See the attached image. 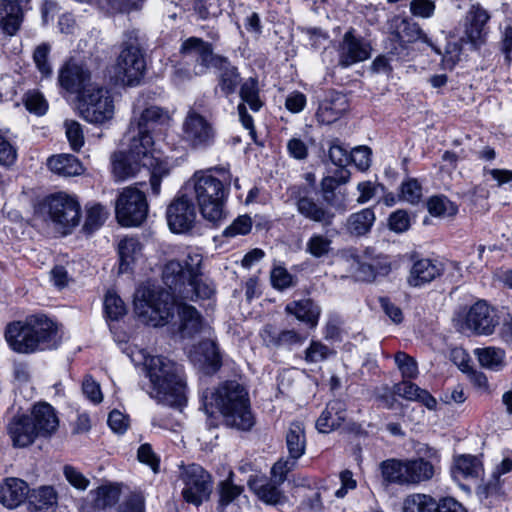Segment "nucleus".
<instances>
[{
	"label": "nucleus",
	"mask_w": 512,
	"mask_h": 512,
	"mask_svg": "<svg viewBox=\"0 0 512 512\" xmlns=\"http://www.w3.org/2000/svg\"><path fill=\"white\" fill-rule=\"evenodd\" d=\"M111 163L112 173L119 181L135 177L142 170H147L154 196L160 194L162 179L169 175L167 161L155 150L152 136L143 131H138V134L130 139L127 151L113 153Z\"/></svg>",
	"instance_id": "obj_1"
},
{
	"label": "nucleus",
	"mask_w": 512,
	"mask_h": 512,
	"mask_svg": "<svg viewBox=\"0 0 512 512\" xmlns=\"http://www.w3.org/2000/svg\"><path fill=\"white\" fill-rule=\"evenodd\" d=\"M231 174L228 168L211 167L197 170L186 183L204 219L217 223L224 218Z\"/></svg>",
	"instance_id": "obj_2"
},
{
	"label": "nucleus",
	"mask_w": 512,
	"mask_h": 512,
	"mask_svg": "<svg viewBox=\"0 0 512 512\" xmlns=\"http://www.w3.org/2000/svg\"><path fill=\"white\" fill-rule=\"evenodd\" d=\"M143 365L150 382L147 393L152 399L173 408L185 406L186 382L177 363L164 356L143 354Z\"/></svg>",
	"instance_id": "obj_3"
},
{
	"label": "nucleus",
	"mask_w": 512,
	"mask_h": 512,
	"mask_svg": "<svg viewBox=\"0 0 512 512\" xmlns=\"http://www.w3.org/2000/svg\"><path fill=\"white\" fill-rule=\"evenodd\" d=\"M4 339L16 353L34 354L58 347V327L43 314L31 315L9 322L4 329Z\"/></svg>",
	"instance_id": "obj_4"
},
{
	"label": "nucleus",
	"mask_w": 512,
	"mask_h": 512,
	"mask_svg": "<svg viewBox=\"0 0 512 512\" xmlns=\"http://www.w3.org/2000/svg\"><path fill=\"white\" fill-rule=\"evenodd\" d=\"M204 410L219 412L227 426L247 431L254 425L247 389L237 381H225L202 397Z\"/></svg>",
	"instance_id": "obj_5"
},
{
	"label": "nucleus",
	"mask_w": 512,
	"mask_h": 512,
	"mask_svg": "<svg viewBox=\"0 0 512 512\" xmlns=\"http://www.w3.org/2000/svg\"><path fill=\"white\" fill-rule=\"evenodd\" d=\"M379 469L384 482L400 486H417L428 482L436 472L433 463L422 457L387 459L380 463Z\"/></svg>",
	"instance_id": "obj_6"
},
{
	"label": "nucleus",
	"mask_w": 512,
	"mask_h": 512,
	"mask_svg": "<svg viewBox=\"0 0 512 512\" xmlns=\"http://www.w3.org/2000/svg\"><path fill=\"white\" fill-rule=\"evenodd\" d=\"M135 311L147 325L161 327L174 315V300L170 292L140 286L134 297Z\"/></svg>",
	"instance_id": "obj_7"
},
{
	"label": "nucleus",
	"mask_w": 512,
	"mask_h": 512,
	"mask_svg": "<svg viewBox=\"0 0 512 512\" xmlns=\"http://www.w3.org/2000/svg\"><path fill=\"white\" fill-rule=\"evenodd\" d=\"M39 209L41 213L48 215L64 234L70 233L80 223V203L76 196L66 192L46 196L40 203Z\"/></svg>",
	"instance_id": "obj_8"
},
{
	"label": "nucleus",
	"mask_w": 512,
	"mask_h": 512,
	"mask_svg": "<svg viewBox=\"0 0 512 512\" xmlns=\"http://www.w3.org/2000/svg\"><path fill=\"white\" fill-rule=\"evenodd\" d=\"M126 38L114 66V77L122 85L136 86L144 76L145 58L134 33H127Z\"/></svg>",
	"instance_id": "obj_9"
},
{
	"label": "nucleus",
	"mask_w": 512,
	"mask_h": 512,
	"mask_svg": "<svg viewBox=\"0 0 512 512\" xmlns=\"http://www.w3.org/2000/svg\"><path fill=\"white\" fill-rule=\"evenodd\" d=\"M77 99L80 116L89 123L104 124L114 116L113 98L102 86L95 85L85 89Z\"/></svg>",
	"instance_id": "obj_10"
},
{
	"label": "nucleus",
	"mask_w": 512,
	"mask_h": 512,
	"mask_svg": "<svg viewBox=\"0 0 512 512\" xmlns=\"http://www.w3.org/2000/svg\"><path fill=\"white\" fill-rule=\"evenodd\" d=\"M148 211L146 195L136 186L124 188L115 202L116 219L124 227L140 226L146 220Z\"/></svg>",
	"instance_id": "obj_11"
},
{
	"label": "nucleus",
	"mask_w": 512,
	"mask_h": 512,
	"mask_svg": "<svg viewBox=\"0 0 512 512\" xmlns=\"http://www.w3.org/2000/svg\"><path fill=\"white\" fill-rule=\"evenodd\" d=\"M179 480L183 485V499L187 503L199 506L209 498L212 491L211 476L200 465L182 467Z\"/></svg>",
	"instance_id": "obj_12"
},
{
	"label": "nucleus",
	"mask_w": 512,
	"mask_h": 512,
	"mask_svg": "<svg viewBox=\"0 0 512 512\" xmlns=\"http://www.w3.org/2000/svg\"><path fill=\"white\" fill-rule=\"evenodd\" d=\"M183 140L193 149H206L216 139L213 123L195 108H189L182 123Z\"/></svg>",
	"instance_id": "obj_13"
},
{
	"label": "nucleus",
	"mask_w": 512,
	"mask_h": 512,
	"mask_svg": "<svg viewBox=\"0 0 512 512\" xmlns=\"http://www.w3.org/2000/svg\"><path fill=\"white\" fill-rule=\"evenodd\" d=\"M183 58H194V75H204L210 67L217 68L226 57L214 54L212 44L198 37H189L180 47Z\"/></svg>",
	"instance_id": "obj_14"
},
{
	"label": "nucleus",
	"mask_w": 512,
	"mask_h": 512,
	"mask_svg": "<svg viewBox=\"0 0 512 512\" xmlns=\"http://www.w3.org/2000/svg\"><path fill=\"white\" fill-rule=\"evenodd\" d=\"M202 255L191 250L187 253L184 264L177 260L169 261L163 270V281L169 289H178L185 281L201 276Z\"/></svg>",
	"instance_id": "obj_15"
},
{
	"label": "nucleus",
	"mask_w": 512,
	"mask_h": 512,
	"mask_svg": "<svg viewBox=\"0 0 512 512\" xmlns=\"http://www.w3.org/2000/svg\"><path fill=\"white\" fill-rule=\"evenodd\" d=\"M291 198L294 199L297 212L305 219L329 227L333 224L335 213L328 206L317 202L314 198L302 194L300 187H293Z\"/></svg>",
	"instance_id": "obj_16"
},
{
	"label": "nucleus",
	"mask_w": 512,
	"mask_h": 512,
	"mask_svg": "<svg viewBox=\"0 0 512 512\" xmlns=\"http://www.w3.org/2000/svg\"><path fill=\"white\" fill-rule=\"evenodd\" d=\"M196 217L195 205L186 195L175 198L166 210L168 226L174 233H185L191 230Z\"/></svg>",
	"instance_id": "obj_17"
},
{
	"label": "nucleus",
	"mask_w": 512,
	"mask_h": 512,
	"mask_svg": "<svg viewBox=\"0 0 512 512\" xmlns=\"http://www.w3.org/2000/svg\"><path fill=\"white\" fill-rule=\"evenodd\" d=\"M370 56V44L362 37L356 36L353 29H349L338 47L339 65L347 68L369 59Z\"/></svg>",
	"instance_id": "obj_18"
},
{
	"label": "nucleus",
	"mask_w": 512,
	"mask_h": 512,
	"mask_svg": "<svg viewBox=\"0 0 512 512\" xmlns=\"http://www.w3.org/2000/svg\"><path fill=\"white\" fill-rule=\"evenodd\" d=\"M58 82L61 88L71 94H80L96 84L91 83V72L82 63L71 59L59 71Z\"/></svg>",
	"instance_id": "obj_19"
},
{
	"label": "nucleus",
	"mask_w": 512,
	"mask_h": 512,
	"mask_svg": "<svg viewBox=\"0 0 512 512\" xmlns=\"http://www.w3.org/2000/svg\"><path fill=\"white\" fill-rule=\"evenodd\" d=\"M464 325L466 329L478 335H490L498 325V317L494 308L486 301L479 300L469 308Z\"/></svg>",
	"instance_id": "obj_20"
},
{
	"label": "nucleus",
	"mask_w": 512,
	"mask_h": 512,
	"mask_svg": "<svg viewBox=\"0 0 512 512\" xmlns=\"http://www.w3.org/2000/svg\"><path fill=\"white\" fill-rule=\"evenodd\" d=\"M490 15L479 4H474L467 11L464 20V35L467 42L474 47L481 45L488 34V21Z\"/></svg>",
	"instance_id": "obj_21"
},
{
	"label": "nucleus",
	"mask_w": 512,
	"mask_h": 512,
	"mask_svg": "<svg viewBox=\"0 0 512 512\" xmlns=\"http://www.w3.org/2000/svg\"><path fill=\"white\" fill-rule=\"evenodd\" d=\"M190 360L205 374H213L221 367V357L215 342L201 341L189 352Z\"/></svg>",
	"instance_id": "obj_22"
},
{
	"label": "nucleus",
	"mask_w": 512,
	"mask_h": 512,
	"mask_svg": "<svg viewBox=\"0 0 512 512\" xmlns=\"http://www.w3.org/2000/svg\"><path fill=\"white\" fill-rule=\"evenodd\" d=\"M348 108L346 95L334 90L328 91L319 104L316 117L322 124H332L341 118Z\"/></svg>",
	"instance_id": "obj_23"
},
{
	"label": "nucleus",
	"mask_w": 512,
	"mask_h": 512,
	"mask_svg": "<svg viewBox=\"0 0 512 512\" xmlns=\"http://www.w3.org/2000/svg\"><path fill=\"white\" fill-rule=\"evenodd\" d=\"M394 39L401 48V52L391 51V53L398 56L407 55V53H403V51L407 50V44L414 43L416 41H421L431 46L438 54L441 53L440 50L433 46L430 38L421 29L420 25L408 19H403L401 21L397 32L394 34Z\"/></svg>",
	"instance_id": "obj_24"
},
{
	"label": "nucleus",
	"mask_w": 512,
	"mask_h": 512,
	"mask_svg": "<svg viewBox=\"0 0 512 512\" xmlns=\"http://www.w3.org/2000/svg\"><path fill=\"white\" fill-rule=\"evenodd\" d=\"M29 417L41 437H49L58 429L59 419L57 413L55 409L46 402H39L33 405Z\"/></svg>",
	"instance_id": "obj_25"
},
{
	"label": "nucleus",
	"mask_w": 512,
	"mask_h": 512,
	"mask_svg": "<svg viewBox=\"0 0 512 512\" xmlns=\"http://www.w3.org/2000/svg\"><path fill=\"white\" fill-rule=\"evenodd\" d=\"M170 290L180 299L190 301L210 300L215 294L214 285L207 279H203L202 275L185 281V284L179 285L178 289Z\"/></svg>",
	"instance_id": "obj_26"
},
{
	"label": "nucleus",
	"mask_w": 512,
	"mask_h": 512,
	"mask_svg": "<svg viewBox=\"0 0 512 512\" xmlns=\"http://www.w3.org/2000/svg\"><path fill=\"white\" fill-rule=\"evenodd\" d=\"M443 264L437 260L420 259L413 263L408 276V284L421 287L435 280L443 273Z\"/></svg>",
	"instance_id": "obj_27"
},
{
	"label": "nucleus",
	"mask_w": 512,
	"mask_h": 512,
	"mask_svg": "<svg viewBox=\"0 0 512 512\" xmlns=\"http://www.w3.org/2000/svg\"><path fill=\"white\" fill-rule=\"evenodd\" d=\"M8 433L16 447H27L40 436L28 415L14 417L8 425Z\"/></svg>",
	"instance_id": "obj_28"
},
{
	"label": "nucleus",
	"mask_w": 512,
	"mask_h": 512,
	"mask_svg": "<svg viewBox=\"0 0 512 512\" xmlns=\"http://www.w3.org/2000/svg\"><path fill=\"white\" fill-rule=\"evenodd\" d=\"M28 484L19 478H7L0 486V502L14 509L29 497Z\"/></svg>",
	"instance_id": "obj_29"
},
{
	"label": "nucleus",
	"mask_w": 512,
	"mask_h": 512,
	"mask_svg": "<svg viewBox=\"0 0 512 512\" xmlns=\"http://www.w3.org/2000/svg\"><path fill=\"white\" fill-rule=\"evenodd\" d=\"M345 418V403L341 400H332L317 419L316 428L321 433H329L340 427Z\"/></svg>",
	"instance_id": "obj_30"
},
{
	"label": "nucleus",
	"mask_w": 512,
	"mask_h": 512,
	"mask_svg": "<svg viewBox=\"0 0 512 512\" xmlns=\"http://www.w3.org/2000/svg\"><path fill=\"white\" fill-rule=\"evenodd\" d=\"M25 5L13 3L7 0L0 1V26L10 35H15L23 21Z\"/></svg>",
	"instance_id": "obj_31"
},
{
	"label": "nucleus",
	"mask_w": 512,
	"mask_h": 512,
	"mask_svg": "<svg viewBox=\"0 0 512 512\" xmlns=\"http://www.w3.org/2000/svg\"><path fill=\"white\" fill-rule=\"evenodd\" d=\"M171 120V115L167 110L158 106H150L141 113L138 129L150 134L156 129L162 130L168 127Z\"/></svg>",
	"instance_id": "obj_32"
},
{
	"label": "nucleus",
	"mask_w": 512,
	"mask_h": 512,
	"mask_svg": "<svg viewBox=\"0 0 512 512\" xmlns=\"http://www.w3.org/2000/svg\"><path fill=\"white\" fill-rule=\"evenodd\" d=\"M179 327L178 334L180 338H193L202 329V317L195 307L187 304L180 305L178 308Z\"/></svg>",
	"instance_id": "obj_33"
},
{
	"label": "nucleus",
	"mask_w": 512,
	"mask_h": 512,
	"mask_svg": "<svg viewBox=\"0 0 512 512\" xmlns=\"http://www.w3.org/2000/svg\"><path fill=\"white\" fill-rule=\"evenodd\" d=\"M483 473L482 463L476 456L462 455L454 459L451 474L456 481L478 479Z\"/></svg>",
	"instance_id": "obj_34"
},
{
	"label": "nucleus",
	"mask_w": 512,
	"mask_h": 512,
	"mask_svg": "<svg viewBox=\"0 0 512 512\" xmlns=\"http://www.w3.org/2000/svg\"><path fill=\"white\" fill-rule=\"evenodd\" d=\"M285 311L287 314L294 315L299 321L311 327H315L318 324L321 314L320 307L311 299L292 301L286 305Z\"/></svg>",
	"instance_id": "obj_35"
},
{
	"label": "nucleus",
	"mask_w": 512,
	"mask_h": 512,
	"mask_svg": "<svg viewBox=\"0 0 512 512\" xmlns=\"http://www.w3.org/2000/svg\"><path fill=\"white\" fill-rule=\"evenodd\" d=\"M376 221L375 212L372 208H364L349 215L346 221L347 232L356 237L368 234Z\"/></svg>",
	"instance_id": "obj_36"
},
{
	"label": "nucleus",
	"mask_w": 512,
	"mask_h": 512,
	"mask_svg": "<svg viewBox=\"0 0 512 512\" xmlns=\"http://www.w3.org/2000/svg\"><path fill=\"white\" fill-rule=\"evenodd\" d=\"M142 244L137 237H124L118 243L119 273H126L141 256Z\"/></svg>",
	"instance_id": "obj_37"
},
{
	"label": "nucleus",
	"mask_w": 512,
	"mask_h": 512,
	"mask_svg": "<svg viewBox=\"0 0 512 512\" xmlns=\"http://www.w3.org/2000/svg\"><path fill=\"white\" fill-rule=\"evenodd\" d=\"M218 71V87L225 96H229L237 90L241 76L238 68L226 57L224 61L216 68Z\"/></svg>",
	"instance_id": "obj_38"
},
{
	"label": "nucleus",
	"mask_w": 512,
	"mask_h": 512,
	"mask_svg": "<svg viewBox=\"0 0 512 512\" xmlns=\"http://www.w3.org/2000/svg\"><path fill=\"white\" fill-rule=\"evenodd\" d=\"M49 169L63 177H71L82 174L84 168L77 157L71 154H60L48 159Z\"/></svg>",
	"instance_id": "obj_39"
},
{
	"label": "nucleus",
	"mask_w": 512,
	"mask_h": 512,
	"mask_svg": "<svg viewBox=\"0 0 512 512\" xmlns=\"http://www.w3.org/2000/svg\"><path fill=\"white\" fill-rule=\"evenodd\" d=\"M286 447L288 456L299 460L306 450V435L302 423L292 422L286 432Z\"/></svg>",
	"instance_id": "obj_40"
},
{
	"label": "nucleus",
	"mask_w": 512,
	"mask_h": 512,
	"mask_svg": "<svg viewBox=\"0 0 512 512\" xmlns=\"http://www.w3.org/2000/svg\"><path fill=\"white\" fill-rule=\"evenodd\" d=\"M57 493L52 486H41L29 493V506L34 512H49L57 504Z\"/></svg>",
	"instance_id": "obj_41"
},
{
	"label": "nucleus",
	"mask_w": 512,
	"mask_h": 512,
	"mask_svg": "<svg viewBox=\"0 0 512 512\" xmlns=\"http://www.w3.org/2000/svg\"><path fill=\"white\" fill-rule=\"evenodd\" d=\"M403 512H439L440 501L424 493H413L403 501Z\"/></svg>",
	"instance_id": "obj_42"
},
{
	"label": "nucleus",
	"mask_w": 512,
	"mask_h": 512,
	"mask_svg": "<svg viewBox=\"0 0 512 512\" xmlns=\"http://www.w3.org/2000/svg\"><path fill=\"white\" fill-rule=\"evenodd\" d=\"M264 342L273 347L291 346L302 342L301 335L295 330L276 331L272 326H266L262 332Z\"/></svg>",
	"instance_id": "obj_43"
},
{
	"label": "nucleus",
	"mask_w": 512,
	"mask_h": 512,
	"mask_svg": "<svg viewBox=\"0 0 512 512\" xmlns=\"http://www.w3.org/2000/svg\"><path fill=\"white\" fill-rule=\"evenodd\" d=\"M512 470V459L509 457L504 458L500 464H498L491 476V479L478 486L477 493L480 497H489L497 494L501 488L500 477Z\"/></svg>",
	"instance_id": "obj_44"
},
{
	"label": "nucleus",
	"mask_w": 512,
	"mask_h": 512,
	"mask_svg": "<svg viewBox=\"0 0 512 512\" xmlns=\"http://www.w3.org/2000/svg\"><path fill=\"white\" fill-rule=\"evenodd\" d=\"M480 365L493 371L501 370L504 365L505 352L500 348L485 347L474 350Z\"/></svg>",
	"instance_id": "obj_45"
},
{
	"label": "nucleus",
	"mask_w": 512,
	"mask_h": 512,
	"mask_svg": "<svg viewBox=\"0 0 512 512\" xmlns=\"http://www.w3.org/2000/svg\"><path fill=\"white\" fill-rule=\"evenodd\" d=\"M428 212L433 217H453L458 212V206L444 195H435L427 201Z\"/></svg>",
	"instance_id": "obj_46"
},
{
	"label": "nucleus",
	"mask_w": 512,
	"mask_h": 512,
	"mask_svg": "<svg viewBox=\"0 0 512 512\" xmlns=\"http://www.w3.org/2000/svg\"><path fill=\"white\" fill-rule=\"evenodd\" d=\"M239 95L242 103L247 104L254 112H258L263 106L259 97L258 80L254 77H249L241 84Z\"/></svg>",
	"instance_id": "obj_47"
},
{
	"label": "nucleus",
	"mask_w": 512,
	"mask_h": 512,
	"mask_svg": "<svg viewBox=\"0 0 512 512\" xmlns=\"http://www.w3.org/2000/svg\"><path fill=\"white\" fill-rule=\"evenodd\" d=\"M234 473L230 471L228 477L221 481L219 488V508L221 511L231 504L243 492V487L234 483Z\"/></svg>",
	"instance_id": "obj_48"
},
{
	"label": "nucleus",
	"mask_w": 512,
	"mask_h": 512,
	"mask_svg": "<svg viewBox=\"0 0 512 512\" xmlns=\"http://www.w3.org/2000/svg\"><path fill=\"white\" fill-rule=\"evenodd\" d=\"M331 250L332 240L320 233H313L306 242L305 251L314 258L326 257Z\"/></svg>",
	"instance_id": "obj_49"
},
{
	"label": "nucleus",
	"mask_w": 512,
	"mask_h": 512,
	"mask_svg": "<svg viewBox=\"0 0 512 512\" xmlns=\"http://www.w3.org/2000/svg\"><path fill=\"white\" fill-rule=\"evenodd\" d=\"M280 485L272 479L269 482L255 486V493L260 500L267 504L278 505L285 502L286 497L279 488Z\"/></svg>",
	"instance_id": "obj_50"
},
{
	"label": "nucleus",
	"mask_w": 512,
	"mask_h": 512,
	"mask_svg": "<svg viewBox=\"0 0 512 512\" xmlns=\"http://www.w3.org/2000/svg\"><path fill=\"white\" fill-rule=\"evenodd\" d=\"M107 216L108 212L103 205L99 203L87 205L86 218L83 225L84 231L87 233H92L99 229L105 222Z\"/></svg>",
	"instance_id": "obj_51"
},
{
	"label": "nucleus",
	"mask_w": 512,
	"mask_h": 512,
	"mask_svg": "<svg viewBox=\"0 0 512 512\" xmlns=\"http://www.w3.org/2000/svg\"><path fill=\"white\" fill-rule=\"evenodd\" d=\"M103 307L106 318L111 321L119 320L127 312L125 303L114 291H107Z\"/></svg>",
	"instance_id": "obj_52"
},
{
	"label": "nucleus",
	"mask_w": 512,
	"mask_h": 512,
	"mask_svg": "<svg viewBox=\"0 0 512 512\" xmlns=\"http://www.w3.org/2000/svg\"><path fill=\"white\" fill-rule=\"evenodd\" d=\"M335 351L321 341L312 340L304 351V360L309 364H315L327 360Z\"/></svg>",
	"instance_id": "obj_53"
},
{
	"label": "nucleus",
	"mask_w": 512,
	"mask_h": 512,
	"mask_svg": "<svg viewBox=\"0 0 512 512\" xmlns=\"http://www.w3.org/2000/svg\"><path fill=\"white\" fill-rule=\"evenodd\" d=\"M64 128L71 149L75 152L80 151L85 143L82 125L75 120H66Z\"/></svg>",
	"instance_id": "obj_54"
},
{
	"label": "nucleus",
	"mask_w": 512,
	"mask_h": 512,
	"mask_svg": "<svg viewBox=\"0 0 512 512\" xmlns=\"http://www.w3.org/2000/svg\"><path fill=\"white\" fill-rule=\"evenodd\" d=\"M394 360L404 380L418 376V364L413 357L400 351L395 354Z\"/></svg>",
	"instance_id": "obj_55"
},
{
	"label": "nucleus",
	"mask_w": 512,
	"mask_h": 512,
	"mask_svg": "<svg viewBox=\"0 0 512 512\" xmlns=\"http://www.w3.org/2000/svg\"><path fill=\"white\" fill-rule=\"evenodd\" d=\"M51 47L47 43H42L36 47L33 53V60L41 73L42 78H48L52 75V66L48 60Z\"/></svg>",
	"instance_id": "obj_56"
},
{
	"label": "nucleus",
	"mask_w": 512,
	"mask_h": 512,
	"mask_svg": "<svg viewBox=\"0 0 512 512\" xmlns=\"http://www.w3.org/2000/svg\"><path fill=\"white\" fill-rule=\"evenodd\" d=\"M272 287L283 291L295 285L294 276L282 265H275L270 272Z\"/></svg>",
	"instance_id": "obj_57"
},
{
	"label": "nucleus",
	"mask_w": 512,
	"mask_h": 512,
	"mask_svg": "<svg viewBox=\"0 0 512 512\" xmlns=\"http://www.w3.org/2000/svg\"><path fill=\"white\" fill-rule=\"evenodd\" d=\"M297 461L290 456L279 459L271 469V479L278 485L283 484L287 474L295 468Z\"/></svg>",
	"instance_id": "obj_58"
},
{
	"label": "nucleus",
	"mask_w": 512,
	"mask_h": 512,
	"mask_svg": "<svg viewBox=\"0 0 512 512\" xmlns=\"http://www.w3.org/2000/svg\"><path fill=\"white\" fill-rule=\"evenodd\" d=\"M351 269L356 279L363 282H372L377 275L376 268L369 263L362 262L359 256L352 257Z\"/></svg>",
	"instance_id": "obj_59"
},
{
	"label": "nucleus",
	"mask_w": 512,
	"mask_h": 512,
	"mask_svg": "<svg viewBox=\"0 0 512 512\" xmlns=\"http://www.w3.org/2000/svg\"><path fill=\"white\" fill-rule=\"evenodd\" d=\"M409 10L416 18L430 19L435 14L436 4L434 0H411Z\"/></svg>",
	"instance_id": "obj_60"
},
{
	"label": "nucleus",
	"mask_w": 512,
	"mask_h": 512,
	"mask_svg": "<svg viewBox=\"0 0 512 512\" xmlns=\"http://www.w3.org/2000/svg\"><path fill=\"white\" fill-rule=\"evenodd\" d=\"M252 229V220L248 215L238 216L228 227L223 231L225 237H236L238 235H246Z\"/></svg>",
	"instance_id": "obj_61"
},
{
	"label": "nucleus",
	"mask_w": 512,
	"mask_h": 512,
	"mask_svg": "<svg viewBox=\"0 0 512 512\" xmlns=\"http://www.w3.org/2000/svg\"><path fill=\"white\" fill-rule=\"evenodd\" d=\"M372 151L367 146H358L351 150L349 163L352 162L359 170L366 171L371 165Z\"/></svg>",
	"instance_id": "obj_62"
},
{
	"label": "nucleus",
	"mask_w": 512,
	"mask_h": 512,
	"mask_svg": "<svg viewBox=\"0 0 512 512\" xmlns=\"http://www.w3.org/2000/svg\"><path fill=\"white\" fill-rule=\"evenodd\" d=\"M25 107L31 113L44 115L48 110V103L43 95L37 91H30L25 95Z\"/></svg>",
	"instance_id": "obj_63"
},
{
	"label": "nucleus",
	"mask_w": 512,
	"mask_h": 512,
	"mask_svg": "<svg viewBox=\"0 0 512 512\" xmlns=\"http://www.w3.org/2000/svg\"><path fill=\"white\" fill-rule=\"evenodd\" d=\"M422 197V187L416 179H409L401 185V198L411 204H417Z\"/></svg>",
	"instance_id": "obj_64"
}]
</instances>
